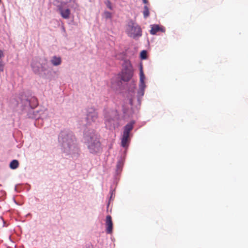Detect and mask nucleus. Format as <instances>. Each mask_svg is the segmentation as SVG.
Returning <instances> with one entry per match:
<instances>
[{
    "instance_id": "f257e3e1",
    "label": "nucleus",
    "mask_w": 248,
    "mask_h": 248,
    "mask_svg": "<svg viewBox=\"0 0 248 248\" xmlns=\"http://www.w3.org/2000/svg\"><path fill=\"white\" fill-rule=\"evenodd\" d=\"M85 143L91 153L99 152L101 149V143L98 135L92 131L86 133L84 136Z\"/></svg>"
},
{
    "instance_id": "ddd939ff",
    "label": "nucleus",
    "mask_w": 248,
    "mask_h": 248,
    "mask_svg": "<svg viewBox=\"0 0 248 248\" xmlns=\"http://www.w3.org/2000/svg\"><path fill=\"white\" fill-rule=\"evenodd\" d=\"M27 102H29V105L31 108H34L36 107L38 105L37 100L35 97H31V100Z\"/></svg>"
},
{
    "instance_id": "4468645a",
    "label": "nucleus",
    "mask_w": 248,
    "mask_h": 248,
    "mask_svg": "<svg viewBox=\"0 0 248 248\" xmlns=\"http://www.w3.org/2000/svg\"><path fill=\"white\" fill-rule=\"evenodd\" d=\"M149 6L150 5H145L143 9V15L144 18H146L149 16Z\"/></svg>"
},
{
    "instance_id": "4be33fe9",
    "label": "nucleus",
    "mask_w": 248,
    "mask_h": 248,
    "mask_svg": "<svg viewBox=\"0 0 248 248\" xmlns=\"http://www.w3.org/2000/svg\"><path fill=\"white\" fill-rule=\"evenodd\" d=\"M122 166V163L120 162V161H119L117 163V167L118 168H120Z\"/></svg>"
},
{
    "instance_id": "2eb2a0df",
    "label": "nucleus",
    "mask_w": 248,
    "mask_h": 248,
    "mask_svg": "<svg viewBox=\"0 0 248 248\" xmlns=\"http://www.w3.org/2000/svg\"><path fill=\"white\" fill-rule=\"evenodd\" d=\"M19 166L18 161L17 160H12L10 164V167L12 169H16Z\"/></svg>"
},
{
    "instance_id": "f03ea898",
    "label": "nucleus",
    "mask_w": 248,
    "mask_h": 248,
    "mask_svg": "<svg viewBox=\"0 0 248 248\" xmlns=\"http://www.w3.org/2000/svg\"><path fill=\"white\" fill-rule=\"evenodd\" d=\"M116 57L117 59L124 61L122 71L119 74L121 79L124 81H129L133 75V70L130 62L125 60V54L124 52L117 54Z\"/></svg>"
},
{
    "instance_id": "1a4fd4ad",
    "label": "nucleus",
    "mask_w": 248,
    "mask_h": 248,
    "mask_svg": "<svg viewBox=\"0 0 248 248\" xmlns=\"http://www.w3.org/2000/svg\"><path fill=\"white\" fill-rule=\"evenodd\" d=\"M130 140V135L123 134L121 138V145L123 147H128Z\"/></svg>"
},
{
    "instance_id": "aec40b11",
    "label": "nucleus",
    "mask_w": 248,
    "mask_h": 248,
    "mask_svg": "<svg viewBox=\"0 0 248 248\" xmlns=\"http://www.w3.org/2000/svg\"><path fill=\"white\" fill-rule=\"evenodd\" d=\"M4 57V53L3 51L0 50V59Z\"/></svg>"
},
{
    "instance_id": "20e7f679",
    "label": "nucleus",
    "mask_w": 248,
    "mask_h": 248,
    "mask_svg": "<svg viewBox=\"0 0 248 248\" xmlns=\"http://www.w3.org/2000/svg\"><path fill=\"white\" fill-rule=\"evenodd\" d=\"M75 141V136L72 134H68L63 138V146L70 147V146L74 144Z\"/></svg>"
},
{
    "instance_id": "9b49d317",
    "label": "nucleus",
    "mask_w": 248,
    "mask_h": 248,
    "mask_svg": "<svg viewBox=\"0 0 248 248\" xmlns=\"http://www.w3.org/2000/svg\"><path fill=\"white\" fill-rule=\"evenodd\" d=\"M60 12L61 16L65 19H68L69 17L70 12L69 9H62V8L59 9Z\"/></svg>"
},
{
    "instance_id": "412c9836",
    "label": "nucleus",
    "mask_w": 248,
    "mask_h": 248,
    "mask_svg": "<svg viewBox=\"0 0 248 248\" xmlns=\"http://www.w3.org/2000/svg\"><path fill=\"white\" fill-rule=\"evenodd\" d=\"M142 1H143V2L145 5H150V3H149V2H148V0H142Z\"/></svg>"
},
{
    "instance_id": "7ed1b4c3",
    "label": "nucleus",
    "mask_w": 248,
    "mask_h": 248,
    "mask_svg": "<svg viewBox=\"0 0 248 248\" xmlns=\"http://www.w3.org/2000/svg\"><path fill=\"white\" fill-rule=\"evenodd\" d=\"M126 32L130 37L136 38L140 33V27L133 21H129L126 26Z\"/></svg>"
},
{
    "instance_id": "6e6552de",
    "label": "nucleus",
    "mask_w": 248,
    "mask_h": 248,
    "mask_svg": "<svg viewBox=\"0 0 248 248\" xmlns=\"http://www.w3.org/2000/svg\"><path fill=\"white\" fill-rule=\"evenodd\" d=\"M97 117V113L94 109L92 108L88 112L87 118L89 121H94Z\"/></svg>"
},
{
    "instance_id": "423d86ee",
    "label": "nucleus",
    "mask_w": 248,
    "mask_h": 248,
    "mask_svg": "<svg viewBox=\"0 0 248 248\" xmlns=\"http://www.w3.org/2000/svg\"><path fill=\"white\" fill-rule=\"evenodd\" d=\"M145 76L142 70V66L140 64V96L144 94V91L146 86L145 83Z\"/></svg>"
},
{
    "instance_id": "0eeeda50",
    "label": "nucleus",
    "mask_w": 248,
    "mask_h": 248,
    "mask_svg": "<svg viewBox=\"0 0 248 248\" xmlns=\"http://www.w3.org/2000/svg\"><path fill=\"white\" fill-rule=\"evenodd\" d=\"M151 29L150 30V33L153 35L155 34L158 31L164 32L165 29L163 27H160L158 25H152L151 26Z\"/></svg>"
},
{
    "instance_id": "39448f33",
    "label": "nucleus",
    "mask_w": 248,
    "mask_h": 248,
    "mask_svg": "<svg viewBox=\"0 0 248 248\" xmlns=\"http://www.w3.org/2000/svg\"><path fill=\"white\" fill-rule=\"evenodd\" d=\"M106 232L108 234H111L113 230V223L111 217L108 215L106 218Z\"/></svg>"
},
{
    "instance_id": "f3484780",
    "label": "nucleus",
    "mask_w": 248,
    "mask_h": 248,
    "mask_svg": "<svg viewBox=\"0 0 248 248\" xmlns=\"http://www.w3.org/2000/svg\"><path fill=\"white\" fill-rule=\"evenodd\" d=\"M104 14L106 18H111L112 17L111 13L108 11L105 12Z\"/></svg>"
},
{
    "instance_id": "9d476101",
    "label": "nucleus",
    "mask_w": 248,
    "mask_h": 248,
    "mask_svg": "<svg viewBox=\"0 0 248 248\" xmlns=\"http://www.w3.org/2000/svg\"><path fill=\"white\" fill-rule=\"evenodd\" d=\"M135 122L132 121L127 124L124 128L123 134L130 135V131L133 129Z\"/></svg>"
},
{
    "instance_id": "a211bd4d",
    "label": "nucleus",
    "mask_w": 248,
    "mask_h": 248,
    "mask_svg": "<svg viewBox=\"0 0 248 248\" xmlns=\"http://www.w3.org/2000/svg\"><path fill=\"white\" fill-rule=\"evenodd\" d=\"M4 64L1 61H0V72L3 71Z\"/></svg>"
},
{
    "instance_id": "f8f14e48",
    "label": "nucleus",
    "mask_w": 248,
    "mask_h": 248,
    "mask_svg": "<svg viewBox=\"0 0 248 248\" xmlns=\"http://www.w3.org/2000/svg\"><path fill=\"white\" fill-rule=\"evenodd\" d=\"M51 62L53 65L57 66L61 63L62 61L60 57L54 56L52 57Z\"/></svg>"
},
{
    "instance_id": "6ab92c4d",
    "label": "nucleus",
    "mask_w": 248,
    "mask_h": 248,
    "mask_svg": "<svg viewBox=\"0 0 248 248\" xmlns=\"http://www.w3.org/2000/svg\"><path fill=\"white\" fill-rule=\"evenodd\" d=\"M107 7L110 10L112 9V7L111 6V4L109 1H107Z\"/></svg>"
},
{
    "instance_id": "dca6fc26",
    "label": "nucleus",
    "mask_w": 248,
    "mask_h": 248,
    "mask_svg": "<svg viewBox=\"0 0 248 248\" xmlns=\"http://www.w3.org/2000/svg\"><path fill=\"white\" fill-rule=\"evenodd\" d=\"M148 58L147 51L143 50L140 52V59L145 60Z\"/></svg>"
}]
</instances>
